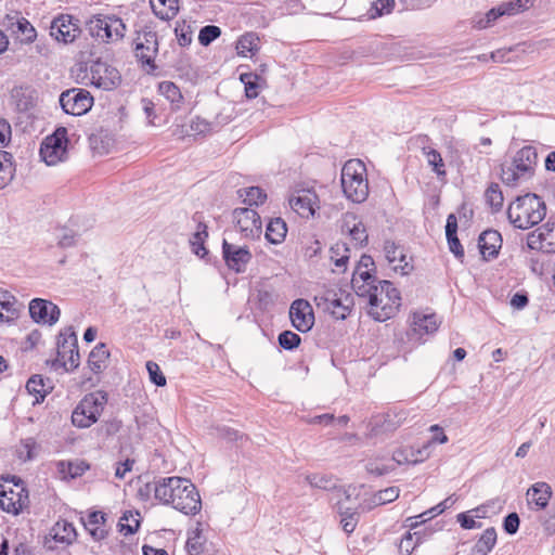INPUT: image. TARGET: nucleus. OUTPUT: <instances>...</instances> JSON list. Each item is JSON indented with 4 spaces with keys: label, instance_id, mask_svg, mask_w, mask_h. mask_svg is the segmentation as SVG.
Masks as SVG:
<instances>
[{
    "label": "nucleus",
    "instance_id": "obj_1",
    "mask_svg": "<svg viewBox=\"0 0 555 555\" xmlns=\"http://www.w3.org/2000/svg\"><path fill=\"white\" fill-rule=\"evenodd\" d=\"M153 493L155 500L171 505L184 515H195L202 508L201 495L196 487L185 478L168 477L159 480L146 481L141 487V500L150 498Z\"/></svg>",
    "mask_w": 555,
    "mask_h": 555
},
{
    "label": "nucleus",
    "instance_id": "obj_2",
    "mask_svg": "<svg viewBox=\"0 0 555 555\" xmlns=\"http://www.w3.org/2000/svg\"><path fill=\"white\" fill-rule=\"evenodd\" d=\"M546 215V205L537 194L518 196L508 206L507 217L515 228L527 230L540 223Z\"/></svg>",
    "mask_w": 555,
    "mask_h": 555
},
{
    "label": "nucleus",
    "instance_id": "obj_3",
    "mask_svg": "<svg viewBox=\"0 0 555 555\" xmlns=\"http://www.w3.org/2000/svg\"><path fill=\"white\" fill-rule=\"evenodd\" d=\"M345 196L353 203H363L369 196L366 167L360 159H349L340 173Z\"/></svg>",
    "mask_w": 555,
    "mask_h": 555
},
{
    "label": "nucleus",
    "instance_id": "obj_4",
    "mask_svg": "<svg viewBox=\"0 0 555 555\" xmlns=\"http://www.w3.org/2000/svg\"><path fill=\"white\" fill-rule=\"evenodd\" d=\"M376 288V302L369 305V314L374 320L384 322L397 313L401 306V296L400 292L387 280L380 281Z\"/></svg>",
    "mask_w": 555,
    "mask_h": 555
},
{
    "label": "nucleus",
    "instance_id": "obj_5",
    "mask_svg": "<svg viewBox=\"0 0 555 555\" xmlns=\"http://www.w3.org/2000/svg\"><path fill=\"white\" fill-rule=\"evenodd\" d=\"M106 402L107 395L103 391L86 395L72 413L73 425L79 428L90 427L100 417Z\"/></svg>",
    "mask_w": 555,
    "mask_h": 555
},
{
    "label": "nucleus",
    "instance_id": "obj_6",
    "mask_svg": "<svg viewBox=\"0 0 555 555\" xmlns=\"http://www.w3.org/2000/svg\"><path fill=\"white\" fill-rule=\"evenodd\" d=\"M315 305L336 319L344 320L353 307V298L341 291L326 289L314 297Z\"/></svg>",
    "mask_w": 555,
    "mask_h": 555
},
{
    "label": "nucleus",
    "instance_id": "obj_7",
    "mask_svg": "<svg viewBox=\"0 0 555 555\" xmlns=\"http://www.w3.org/2000/svg\"><path fill=\"white\" fill-rule=\"evenodd\" d=\"M67 129L57 128L51 135L47 137L40 146V156L48 166H54L64 162L67 157Z\"/></svg>",
    "mask_w": 555,
    "mask_h": 555
},
{
    "label": "nucleus",
    "instance_id": "obj_8",
    "mask_svg": "<svg viewBox=\"0 0 555 555\" xmlns=\"http://www.w3.org/2000/svg\"><path fill=\"white\" fill-rule=\"evenodd\" d=\"M88 29L92 37L103 41H116L124 37L126 26L115 16H96L88 23Z\"/></svg>",
    "mask_w": 555,
    "mask_h": 555
},
{
    "label": "nucleus",
    "instance_id": "obj_9",
    "mask_svg": "<svg viewBox=\"0 0 555 555\" xmlns=\"http://www.w3.org/2000/svg\"><path fill=\"white\" fill-rule=\"evenodd\" d=\"M60 105L66 114L81 116L91 109L93 96L86 89L72 88L61 93Z\"/></svg>",
    "mask_w": 555,
    "mask_h": 555
},
{
    "label": "nucleus",
    "instance_id": "obj_10",
    "mask_svg": "<svg viewBox=\"0 0 555 555\" xmlns=\"http://www.w3.org/2000/svg\"><path fill=\"white\" fill-rule=\"evenodd\" d=\"M88 78L94 87L113 90L120 83L119 72L105 62L95 61L89 67Z\"/></svg>",
    "mask_w": 555,
    "mask_h": 555
},
{
    "label": "nucleus",
    "instance_id": "obj_11",
    "mask_svg": "<svg viewBox=\"0 0 555 555\" xmlns=\"http://www.w3.org/2000/svg\"><path fill=\"white\" fill-rule=\"evenodd\" d=\"M81 33L79 20L69 14L54 17L50 26V35L63 43H72Z\"/></svg>",
    "mask_w": 555,
    "mask_h": 555
},
{
    "label": "nucleus",
    "instance_id": "obj_12",
    "mask_svg": "<svg viewBox=\"0 0 555 555\" xmlns=\"http://www.w3.org/2000/svg\"><path fill=\"white\" fill-rule=\"evenodd\" d=\"M233 220L241 234L246 238H259L262 232L261 219L258 212L251 208H235Z\"/></svg>",
    "mask_w": 555,
    "mask_h": 555
},
{
    "label": "nucleus",
    "instance_id": "obj_13",
    "mask_svg": "<svg viewBox=\"0 0 555 555\" xmlns=\"http://www.w3.org/2000/svg\"><path fill=\"white\" fill-rule=\"evenodd\" d=\"M375 270L361 271V268H356L352 279L351 286L354 293L362 298L369 300V305L376 302L377 285L380 282L374 274Z\"/></svg>",
    "mask_w": 555,
    "mask_h": 555
},
{
    "label": "nucleus",
    "instance_id": "obj_14",
    "mask_svg": "<svg viewBox=\"0 0 555 555\" xmlns=\"http://www.w3.org/2000/svg\"><path fill=\"white\" fill-rule=\"evenodd\" d=\"M222 256L228 268L236 273L246 271L253 256L248 247L231 244L223 240Z\"/></svg>",
    "mask_w": 555,
    "mask_h": 555
},
{
    "label": "nucleus",
    "instance_id": "obj_15",
    "mask_svg": "<svg viewBox=\"0 0 555 555\" xmlns=\"http://www.w3.org/2000/svg\"><path fill=\"white\" fill-rule=\"evenodd\" d=\"M29 314L36 323L53 325L61 315L59 307L50 300L34 298L29 302Z\"/></svg>",
    "mask_w": 555,
    "mask_h": 555
},
{
    "label": "nucleus",
    "instance_id": "obj_16",
    "mask_svg": "<svg viewBox=\"0 0 555 555\" xmlns=\"http://www.w3.org/2000/svg\"><path fill=\"white\" fill-rule=\"evenodd\" d=\"M289 318L293 326L301 333L310 331L314 324L313 309L306 299H296L292 302Z\"/></svg>",
    "mask_w": 555,
    "mask_h": 555
},
{
    "label": "nucleus",
    "instance_id": "obj_17",
    "mask_svg": "<svg viewBox=\"0 0 555 555\" xmlns=\"http://www.w3.org/2000/svg\"><path fill=\"white\" fill-rule=\"evenodd\" d=\"M20 491L14 493L11 489L9 492L5 490L4 486L0 485V498H7L8 502L5 503L0 499V505L3 509L14 515H18L24 508L28 506V491L24 487V485L20 486Z\"/></svg>",
    "mask_w": 555,
    "mask_h": 555
},
{
    "label": "nucleus",
    "instance_id": "obj_18",
    "mask_svg": "<svg viewBox=\"0 0 555 555\" xmlns=\"http://www.w3.org/2000/svg\"><path fill=\"white\" fill-rule=\"evenodd\" d=\"M144 41H141V64L147 66L149 74H155L157 66L154 59L158 53L157 35L154 31H143Z\"/></svg>",
    "mask_w": 555,
    "mask_h": 555
},
{
    "label": "nucleus",
    "instance_id": "obj_19",
    "mask_svg": "<svg viewBox=\"0 0 555 555\" xmlns=\"http://www.w3.org/2000/svg\"><path fill=\"white\" fill-rule=\"evenodd\" d=\"M21 307L11 292L0 287V323H13L20 315Z\"/></svg>",
    "mask_w": 555,
    "mask_h": 555
},
{
    "label": "nucleus",
    "instance_id": "obj_20",
    "mask_svg": "<svg viewBox=\"0 0 555 555\" xmlns=\"http://www.w3.org/2000/svg\"><path fill=\"white\" fill-rule=\"evenodd\" d=\"M538 153L535 147L527 145L520 149L513 159V166L521 175H531L537 165Z\"/></svg>",
    "mask_w": 555,
    "mask_h": 555
},
{
    "label": "nucleus",
    "instance_id": "obj_21",
    "mask_svg": "<svg viewBox=\"0 0 555 555\" xmlns=\"http://www.w3.org/2000/svg\"><path fill=\"white\" fill-rule=\"evenodd\" d=\"M501 245V234L495 230H486L479 235L478 247L485 259L496 257Z\"/></svg>",
    "mask_w": 555,
    "mask_h": 555
},
{
    "label": "nucleus",
    "instance_id": "obj_22",
    "mask_svg": "<svg viewBox=\"0 0 555 555\" xmlns=\"http://www.w3.org/2000/svg\"><path fill=\"white\" fill-rule=\"evenodd\" d=\"M315 194L310 192H301L289 198L291 208L302 218H309L315 211Z\"/></svg>",
    "mask_w": 555,
    "mask_h": 555
},
{
    "label": "nucleus",
    "instance_id": "obj_23",
    "mask_svg": "<svg viewBox=\"0 0 555 555\" xmlns=\"http://www.w3.org/2000/svg\"><path fill=\"white\" fill-rule=\"evenodd\" d=\"M552 495V489L546 482H537L527 491L528 503H534L537 509H543L547 506Z\"/></svg>",
    "mask_w": 555,
    "mask_h": 555
},
{
    "label": "nucleus",
    "instance_id": "obj_24",
    "mask_svg": "<svg viewBox=\"0 0 555 555\" xmlns=\"http://www.w3.org/2000/svg\"><path fill=\"white\" fill-rule=\"evenodd\" d=\"M335 508L338 515L340 516V524L343 530L346 533L353 532L359 522V513L357 508L346 506L345 502H341V500L335 502Z\"/></svg>",
    "mask_w": 555,
    "mask_h": 555
},
{
    "label": "nucleus",
    "instance_id": "obj_25",
    "mask_svg": "<svg viewBox=\"0 0 555 555\" xmlns=\"http://www.w3.org/2000/svg\"><path fill=\"white\" fill-rule=\"evenodd\" d=\"M109 352L104 344H98L90 352L88 366L93 374L99 375L108 365Z\"/></svg>",
    "mask_w": 555,
    "mask_h": 555
},
{
    "label": "nucleus",
    "instance_id": "obj_26",
    "mask_svg": "<svg viewBox=\"0 0 555 555\" xmlns=\"http://www.w3.org/2000/svg\"><path fill=\"white\" fill-rule=\"evenodd\" d=\"M193 219L197 222V229L190 238V244L192 246V251L196 256L204 258L208 254V250L204 246V243L208 237L207 225L202 222L198 214H195Z\"/></svg>",
    "mask_w": 555,
    "mask_h": 555
},
{
    "label": "nucleus",
    "instance_id": "obj_27",
    "mask_svg": "<svg viewBox=\"0 0 555 555\" xmlns=\"http://www.w3.org/2000/svg\"><path fill=\"white\" fill-rule=\"evenodd\" d=\"M53 386L49 378L44 379L41 375L31 376L26 383V389L29 395L35 396L34 403H40L52 390Z\"/></svg>",
    "mask_w": 555,
    "mask_h": 555
},
{
    "label": "nucleus",
    "instance_id": "obj_28",
    "mask_svg": "<svg viewBox=\"0 0 555 555\" xmlns=\"http://www.w3.org/2000/svg\"><path fill=\"white\" fill-rule=\"evenodd\" d=\"M428 446H424L423 449L414 450L413 448L399 449L393 452L392 460L399 464H417L423 462L427 456Z\"/></svg>",
    "mask_w": 555,
    "mask_h": 555
},
{
    "label": "nucleus",
    "instance_id": "obj_29",
    "mask_svg": "<svg viewBox=\"0 0 555 555\" xmlns=\"http://www.w3.org/2000/svg\"><path fill=\"white\" fill-rule=\"evenodd\" d=\"M105 521L106 515L102 512L95 511L89 514L88 520L85 522V527L94 540L100 541L107 535Z\"/></svg>",
    "mask_w": 555,
    "mask_h": 555
},
{
    "label": "nucleus",
    "instance_id": "obj_30",
    "mask_svg": "<svg viewBox=\"0 0 555 555\" xmlns=\"http://www.w3.org/2000/svg\"><path fill=\"white\" fill-rule=\"evenodd\" d=\"M402 423V418L393 413L387 412L373 418V430L376 434L396 430Z\"/></svg>",
    "mask_w": 555,
    "mask_h": 555
},
{
    "label": "nucleus",
    "instance_id": "obj_31",
    "mask_svg": "<svg viewBox=\"0 0 555 555\" xmlns=\"http://www.w3.org/2000/svg\"><path fill=\"white\" fill-rule=\"evenodd\" d=\"M72 348H78L77 335L72 327L60 333L57 339V356L55 360H64Z\"/></svg>",
    "mask_w": 555,
    "mask_h": 555
},
{
    "label": "nucleus",
    "instance_id": "obj_32",
    "mask_svg": "<svg viewBox=\"0 0 555 555\" xmlns=\"http://www.w3.org/2000/svg\"><path fill=\"white\" fill-rule=\"evenodd\" d=\"M287 233L286 222L282 218H273L269 221L266 229V238L271 244H281Z\"/></svg>",
    "mask_w": 555,
    "mask_h": 555
},
{
    "label": "nucleus",
    "instance_id": "obj_33",
    "mask_svg": "<svg viewBox=\"0 0 555 555\" xmlns=\"http://www.w3.org/2000/svg\"><path fill=\"white\" fill-rule=\"evenodd\" d=\"M153 12L160 20L169 21L173 18L178 11V0H150Z\"/></svg>",
    "mask_w": 555,
    "mask_h": 555
},
{
    "label": "nucleus",
    "instance_id": "obj_34",
    "mask_svg": "<svg viewBox=\"0 0 555 555\" xmlns=\"http://www.w3.org/2000/svg\"><path fill=\"white\" fill-rule=\"evenodd\" d=\"M496 543V531L493 527L487 528L472 550L473 555L489 554Z\"/></svg>",
    "mask_w": 555,
    "mask_h": 555
},
{
    "label": "nucleus",
    "instance_id": "obj_35",
    "mask_svg": "<svg viewBox=\"0 0 555 555\" xmlns=\"http://www.w3.org/2000/svg\"><path fill=\"white\" fill-rule=\"evenodd\" d=\"M423 154L428 166L431 167V170L437 175V177L439 179H446L447 171L441 154L430 146L423 147Z\"/></svg>",
    "mask_w": 555,
    "mask_h": 555
},
{
    "label": "nucleus",
    "instance_id": "obj_36",
    "mask_svg": "<svg viewBox=\"0 0 555 555\" xmlns=\"http://www.w3.org/2000/svg\"><path fill=\"white\" fill-rule=\"evenodd\" d=\"M12 158L10 153L0 151V190L4 189L14 178L15 166Z\"/></svg>",
    "mask_w": 555,
    "mask_h": 555
},
{
    "label": "nucleus",
    "instance_id": "obj_37",
    "mask_svg": "<svg viewBox=\"0 0 555 555\" xmlns=\"http://www.w3.org/2000/svg\"><path fill=\"white\" fill-rule=\"evenodd\" d=\"M384 251L389 263L399 262V264L395 267L396 270L400 268L402 273H408L406 269L409 263L406 262V256L399 250V246L396 245L395 242L386 241Z\"/></svg>",
    "mask_w": 555,
    "mask_h": 555
},
{
    "label": "nucleus",
    "instance_id": "obj_38",
    "mask_svg": "<svg viewBox=\"0 0 555 555\" xmlns=\"http://www.w3.org/2000/svg\"><path fill=\"white\" fill-rule=\"evenodd\" d=\"M413 331L416 333H434L437 328V321L435 314L413 313Z\"/></svg>",
    "mask_w": 555,
    "mask_h": 555
},
{
    "label": "nucleus",
    "instance_id": "obj_39",
    "mask_svg": "<svg viewBox=\"0 0 555 555\" xmlns=\"http://www.w3.org/2000/svg\"><path fill=\"white\" fill-rule=\"evenodd\" d=\"M158 90L171 103L173 111L180 109L183 95L173 82L163 81L159 83Z\"/></svg>",
    "mask_w": 555,
    "mask_h": 555
},
{
    "label": "nucleus",
    "instance_id": "obj_40",
    "mask_svg": "<svg viewBox=\"0 0 555 555\" xmlns=\"http://www.w3.org/2000/svg\"><path fill=\"white\" fill-rule=\"evenodd\" d=\"M305 480L312 487L325 491H333L336 489V479L333 475L328 474H307Z\"/></svg>",
    "mask_w": 555,
    "mask_h": 555
},
{
    "label": "nucleus",
    "instance_id": "obj_41",
    "mask_svg": "<svg viewBox=\"0 0 555 555\" xmlns=\"http://www.w3.org/2000/svg\"><path fill=\"white\" fill-rule=\"evenodd\" d=\"M57 468L64 478L68 477L75 479L89 469V464H87L85 461L79 460L75 462L62 461L57 463Z\"/></svg>",
    "mask_w": 555,
    "mask_h": 555
},
{
    "label": "nucleus",
    "instance_id": "obj_42",
    "mask_svg": "<svg viewBox=\"0 0 555 555\" xmlns=\"http://www.w3.org/2000/svg\"><path fill=\"white\" fill-rule=\"evenodd\" d=\"M259 38L254 33H246L241 36L236 42V50L240 55H246L248 52L254 54L259 49Z\"/></svg>",
    "mask_w": 555,
    "mask_h": 555
},
{
    "label": "nucleus",
    "instance_id": "obj_43",
    "mask_svg": "<svg viewBox=\"0 0 555 555\" xmlns=\"http://www.w3.org/2000/svg\"><path fill=\"white\" fill-rule=\"evenodd\" d=\"M54 539L60 542L72 543L76 537V529L73 524L65 520L57 521L54 528Z\"/></svg>",
    "mask_w": 555,
    "mask_h": 555
},
{
    "label": "nucleus",
    "instance_id": "obj_44",
    "mask_svg": "<svg viewBox=\"0 0 555 555\" xmlns=\"http://www.w3.org/2000/svg\"><path fill=\"white\" fill-rule=\"evenodd\" d=\"M206 539L202 535V531L196 528L186 540V552L189 555H201L205 551Z\"/></svg>",
    "mask_w": 555,
    "mask_h": 555
},
{
    "label": "nucleus",
    "instance_id": "obj_45",
    "mask_svg": "<svg viewBox=\"0 0 555 555\" xmlns=\"http://www.w3.org/2000/svg\"><path fill=\"white\" fill-rule=\"evenodd\" d=\"M486 202L494 210L499 211L503 206V194L498 183H491L485 192Z\"/></svg>",
    "mask_w": 555,
    "mask_h": 555
},
{
    "label": "nucleus",
    "instance_id": "obj_46",
    "mask_svg": "<svg viewBox=\"0 0 555 555\" xmlns=\"http://www.w3.org/2000/svg\"><path fill=\"white\" fill-rule=\"evenodd\" d=\"M238 194L241 197L245 195L244 203L248 204L249 206H257L262 204L267 198V194L259 186H250L248 189L238 190Z\"/></svg>",
    "mask_w": 555,
    "mask_h": 555
},
{
    "label": "nucleus",
    "instance_id": "obj_47",
    "mask_svg": "<svg viewBox=\"0 0 555 555\" xmlns=\"http://www.w3.org/2000/svg\"><path fill=\"white\" fill-rule=\"evenodd\" d=\"M80 363V356L78 348H72L68 351L67 357L63 360H54L52 365L56 367H63L66 372L73 371L78 367Z\"/></svg>",
    "mask_w": 555,
    "mask_h": 555
},
{
    "label": "nucleus",
    "instance_id": "obj_48",
    "mask_svg": "<svg viewBox=\"0 0 555 555\" xmlns=\"http://www.w3.org/2000/svg\"><path fill=\"white\" fill-rule=\"evenodd\" d=\"M240 79L244 83L246 98H248V99L257 98L258 89H259V83H258L259 76L256 74H251V73L241 74Z\"/></svg>",
    "mask_w": 555,
    "mask_h": 555
},
{
    "label": "nucleus",
    "instance_id": "obj_49",
    "mask_svg": "<svg viewBox=\"0 0 555 555\" xmlns=\"http://www.w3.org/2000/svg\"><path fill=\"white\" fill-rule=\"evenodd\" d=\"M529 4H532V0H515L509 2H504L499 5V10L501 15H515L522 10L527 9Z\"/></svg>",
    "mask_w": 555,
    "mask_h": 555
},
{
    "label": "nucleus",
    "instance_id": "obj_50",
    "mask_svg": "<svg viewBox=\"0 0 555 555\" xmlns=\"http://www.w3.org/2000/svg\"><path fill=\"white\" fill-rule=\"evenodd\" d=\"M399 492L400 490L397 487H389L387 489L380 490L373 495L372 503L374 505L390 503L398 499Z\"/></svg>",
    "mask_w": 555,
    "mask_h": 555
},
{
    "label": "nucleus",
    "instance_id": "obj_51",
    "mask_svg": "<svg viewBox=\"0 0 555 555\" xmlns=\"http://www.w3.org/2000/svg\"><path fill=\"white\" fill-rule=\"evenodd\" d=\"M221 35L220 27L216 25H206L202 27L198 34V41L202 46L207 47Z\"/></svg>",
    "mask_w": 555,
    "mask_h": 555
},
{
    "label": "nucleus",
    "instance_id": "obj_52",
    "mask_svg": "<svg viewBox=\"0 0 555 555\" xmlns=\"http://www.w3.org/2000/svg\"><path fill=\"white\" fill-rule=\"evenodd\" d=\"M278 341L283 349L293 350L300 345L301 338L298 334L292 331H283L280 333Z\"/></svg>",
    "mask_w": 555,
    "mask_h": 555
},
{
    "label": "nucleus",
    "instance_id": "obj_53",
    "mask_svg": "<svg viewBox=\"0 0 555 555\" xmlns=\"http://www.w3.org/2000/svg\"><path fill=\"white\" fill-rule=\"evenodd\" d=\"M175 34L178 40V43L181 47H188L192 42L193 30L190 25L185 22H178L175 27Z\"/></svg>",
    "mask_w": 555,
    "mask_h": 555
},
{
    "label": "nucleus",
    "instance_id": "obj_54",
    "mask_svg": "<svg viewBox=\"0 0 555 555\" xmlns=\"http://www.w3.org/2000/svg\"><path fill=\"white\" fill-rule=\"evenodd\" d=\"M145 366H146V371L149 373L151 383H153L157 387H164L166 385L167 380H166V377L163 374L159 365L156 362L147 361Z\"/></svg>",
    "mask_w": 555,
    "mask_h": 555
},
{
    "label": "nucleus",
    "instance_id": "obj_55",
    "mask_svg": "<svg viewBox=\"0 0 555 555\" xmlns=\"http://www.w3.org/2000/svg\"><path fill=\"white\" fill-rule=\"evenodd\" d=\"M18 31L24 36V41L27 43L34 42L37 37V31L30 22L25 17L16 20Z\"/></svg>",
    "mask_w": 555,
    "mask_h": 555
},
{
    "label": "nucleus",
    "instance_id": "obj_56",
    "mask_svg": "<svg viewBox=\"0 0 555 555\" xmlns=\"http://www.w3.org/2000/svg\"><path fill=\"white\" fill-rule=\"evenodd\" d=\"M36 448V441L34 438H27L21 441V444L16 449L17 457L24 462L34 459V449Z\"/></svg>",
    "mask_w": 555,
    "mask_h": 555
},
{
    "label": "nucleus",
    "instance_id": "obj_57",
    "mask_svg": "<svg viewBox=\"0 0 555 555\" xmlns=\"http://www.w3.org/2000/svg\"><path fill=\"white\" fill-rule=\"evenodd\" d=\"M130 517H133V512L126 511L118 522L119 531L124 532L125 535L133 534L139 529V519H133V525L128 524Z\"/></svg>",
    "mask_w": 555,
    "mask_h": 555
},
{
    "label": "nucleus",
    "instance_id": "obj_58",
    "mask_svg": "<svg viewBox=\"0 0 555 555\" xmlns=\"http://www.w3.org/2000/svg\"><path fill=\"white\" fill-rule=\"evenodd\" d=\"M57 245L61 248L73 247L76 244V233L67 228H62L56 233Z\"/></svg>",
    "mask_w": 555,
    "mask_h": 555
},
{
    "label": "nucleus",
    "instance_id": "obj_59",
    "mask_svg": "<svg viewBox=\"0 0 555 555\" xmlns=\"http://www.w3.org/2000/svg\"><path fill=\"white\" fill-rule=\"evenodd\" d=\"M395 7V0H376L371 8V17L382 16L384 13H389Z\"/></svg>",
    "mask_w": 555,
    "mask_h": 555
},
{
    "label": "nucleus",
    "instance_id": "obj_60",
    "mask_svg": "<svg viewBox=\"0 0 555 555\" xmlns=\"http://www.w3.org/2000/svg\"><path fill=\"white\" fill-rule=\"evenodd\" d=\"M524 175L516 170L513 164L508 167H502L501 178L506 185H514Z\"/></svg>",
    "mask_w": 555,
    "mask_h": 555
},
{
    "label": "nucleus",
    "instance_id": "obj_61",
    "mask_svg": "<svg viewBox=\"0 0 555 555\" xmlns=\"http://www.w3.org/2000/svg\"><path fill=\"white\" fill-rule=\"evenodd\" d=\"M350 236L351 240L356 243V245L362 246L364 243L367 242V234L364 225L361 222L356 223L350 229Z\"/></svg>",
    "mask_w": 555,
    "mask_h": 555
},
{
    "label": "nucleus",
    "instance_id": "obj_62",
    "mask_svg": "<svg viewBox=\"0 0 555 555\" xmlns=\"http://www.w3.org/2000/svg\"><path fill=\"white\" fill-rule=\"evenodd\" d=\"M520 519L517 513H509L503 520V529L508 534H515L519 529Z\"/></svg>",
    "mask_w": 555,
    "mask_h": 555
},
{
    "label": "nucleus",
    "instance_id": "obj_63",
    "mask_svg": "<svg viewBox=\"0 0 555 555\" xmlns=\"http://www.w3.org/2000/svg\"><path fill=\"white\" fill-rule=\"evenodd\" d=\"M450 251L460 260L464 257V248L457 237V235L447 236Z\"/></svg>",
    "mask_w": 555,
    "mask_h": 555
},
{
    "label": "nucleus",
    "instance_id": "obj_64",
    "mask_svg": "<svg viewBox=\"0 0 555 555\" xmlns=\"http://www.w3.org/2000/svg\"><path fill=\"white\" fill-rule=\"evenodd\" d=\"M528 295L525 292H518L511 298V306L516 310H521L528 305Z\"/></svg>",
    "mask_w": 555,
    "mask_h": 555
}]
</instances>
